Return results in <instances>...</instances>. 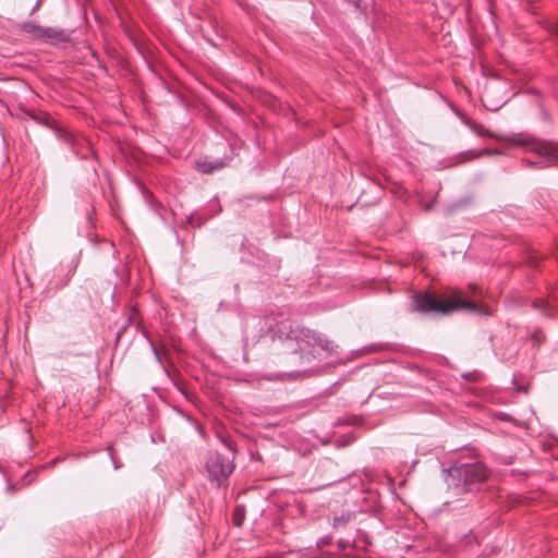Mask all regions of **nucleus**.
<instances>
[{
    "instance_id": "obj_2",
    "label": "nucleus",
    "mask_w": 558,
    "mask_h": 558,
    "mask_svg": "<svg viewBox=\"0 0 558 558\" xmlns=\"http://www.w3.org/2000/svg\"><path fill=\"white\" fill-rule=\"evenodd\" d=\"M413 299L415 308L421 313L446 315L459 310H465L482 316H489L493 313L488 306L466 300L460 293H453L447 299H437L429 293H418Z\"/></svg>"
},
{
    "instance_id": "obj_5",
    "label": "nucleus",
    "mask_w": 558,
    "mask_h": 558,
    "mask_svg": "<svg viewBox=\"0 0 558 558\" xmlns=\"http://www.w3.org/2000/svg\"><path fill=\"white\" fill-rule=\"evenodd\" d=\"M205 470L208 480L221 487L234 470L233 459L217 451H208L205 459Z\"/></svg>"
},
{
    "instance_id": "obj_10",
    "label": "nucleus",
    "mask_w": 558,
    "mask_h": 558,
    "mask_svg": "<svg viewBox=\"0 0 558 558\" xmlns=\"http://www.w3.org/2000/svg\"><path fill=\"white\" fill-rule=\"evenodd\" d=\"M234 523L235 525L240 526L244 519V508L243 507H236L234 510Z\"/></svg>"
},
{
    "instance_id": "obj_9",
    "label": "nucleus",
    "mask_w": 558,
    "mask_h": 558,
    "mask_svg": "<svg viewBox=\"0 0 558 558\" xmlns=\"http://www.w3.org/2000/svg\"><path fill=\"white\" fill-rule=\"evenodd\" d=\"M350 519H351L350 514H342L340 517H335L333 526L335 527L345 526L347 523L350 521Z\"/></svg>"
},
{
    "instance_id": "obj_1",
    "label": "nucleus",
    "mask_w": 558,
    "mask_h": 558,
    "mask_svg": "<svg viewBox=\"0 0 558 558\" xmlns=\"http://www.w3.org/2000/svg\"><path fill=\"white\" fill-rule=\"evenodd\" d=\"M284 342L286 347L292 349L298 357L299 361L295 362L300 366L298 374L303 377L312 376L315 373L314 366L319 360L316 348L325 351L328 355L333 353L336 348L332 341L300 326L290 328Z\"/></svg>"
},
{
    "instance_id": "obj_17",
    "label": "nucleus",
    "mask_w": 558,
    "mask_h": 558,
    "mask_svg": "<svg viewBox=\"0 0 558 558\" xmlns=\"http://www.w3.org/2000/svg\"><path fill=\"white\" fill-rule=\"evenodd\" d=\"M64 140L68 141V142H72V135L64 134Z\"/></svg>"
},
{
    "instance_id": "obj_3",
    "label": "nucleus",
    "mask_w": 558,
    "mask_h": 558,
    "mask_svg": "<svg viewBox=\"0 0 558 558\" xmlns=\"http://www.w3.org/2000/svg\"><path fill=\"white\" fill-rule=\"evenodd\" d=\"M447 485L454 495L471 493L478 489L487 478V469L478 461L454 463L447 471Z\"/></svg>"
},
{
    "instance_id": "obj_16",
    "label": "nucleus",
    "mask_w": 558,
    "mask_h": 558,
    "mask_svg": "<svg viewBox=\"0 0 558 558\" xmlns=\"http://www.w3.org/2000/svg\"><path fill=\"white\" fill-rule=\"evenodd\" d=\"M551 33H553L554 36H556L558 38V24L555 25V27L553 28Z\"/></svg>"
},
{
    "instance_id": "obj_14",
    "label": "nucleus",
    "mask_w": 558,
    "mask_h": 558,
    "mask_svg": "<svg viewBox=\"0 0 558 558\" xmlns=\"http://www.w3.org/2000/svg\"><path fill=\"white\" fill-rule=\"evenodd\" d=\"M532 341L534 342V344L538 345L543 341V336L541 333H534L532 336Z\"/></svg>"
},
{
    "instance_id": "obj_15",
    "label": "nucleus",
    "mask_w": 558,
    "mask_h": 558,
    "mask_svg": "<svg viewBox=\"0 0 558 558\" xmlns=\"http://www.w3.org/2000/svg\"><path fill=\"white\" fill-rule=\"evenodd\" d=\"M108 450H109V454H110V457H111V459H112V461H113L114 469H119V468H120V465L117 463V461H116V459H114V457H113V453H112V449H111V447H109V448H108Z\"/></svg>"
},
{
    "instance_id": "obj_11",
    "label": "nucleus",
    "mask_w": 558,
    "mask_h": 558,
    "mask_svg": "<svg viewBox=\"0 0 558 558\" xmlns=\"http://www.w3.org/2000/svg\"><path fill=\"white\" fill-rule=\"evenodd\" d=\"M539 256L538 255H531L529 256L527 263L531 267L536 268L538 266Z\"/></svg>"
},
{
    "instance_id": "obj_18",
    "label": "nucleus",
    "mask_w": 558,
    "mask_h": 558,
    "mask_svg": "<svg viewBox=\"0 0 558 558\" xmlns=\"http://www.w3.org/2000/svg\"><path fill=\"white\" fill-rule=\"evenodd\" d=\"M430 207H432V205H427V206H426V210H429V209H430Z\"/></svg>"
},
{
    "instance_id": "obj_4",
    "label": "nucleus",
    "mask_w": 558,
    "mask_h": 558,
    "mask_svg": "<svg viewBox=\"0 0 558 558\" xmlns=\"http://www.w3.org/2000/svg\"><path fill=\"white\" fill-rule=\"evenodd\" d=\"M464 123L473 131L475 134L482 137H492L497 141H509L517 146L524 148L526 151H533L537 154L539 157L547 159L548 161H558V143L546 142L536 140L530 135H513L508 138H504L501 136L495 135L490 131H488L482 124H478L472 120H464Z\"/></svg>"
},
{
    "instance_id": "obj_7",
    "label": "nucleus",
    "mask_w": 558,
    "mask_h": 558,
    "mask_svg": "<svg viewBox=\"0 0 558 558\" xmlns=\"http://www.w3.org/2000/svg\"><path fill=\"white\" fill-rule=\"evenodd\" d=\"M533 306L534 308L539 310L547 317H558V306L549 303L546 300H535L533 302Z\"/></svg>"
},
{
    "instance_id": "obj_13",
    "label": "nucleus",
    "mask_w": 558,
    "mask_h": 558,
    "mask_svg": "<svg viewBox=\"0 0 558 558\" xmlns=\"http://www.w3.org/2000/svg\"><path fill=\"white\" fill-rule=\"evenodd\" d=\"M153 350H154L156 359L159 361V363L162 364V352H163V349L161 350V349H158V348L154 347Z\"/></svg>"
},
{
    "instance_id": "obj_12",
    "label": "nucleus",
    "mask_w": 558,
    "mask_h": 558,
    "mask_svg": "<svg viewBox=\"0 0 558 558\" xmlns=\"http://www.w3.org/2000/svg\"><path fill=\"white\" fill-rule=\"evenodd\" d=\"M504 151L501 149H495V150H489V149H483L478 156H482V155H502Z\"/></svg>"
},
{
    "instance_id": "obj_8",
    "label": "nucleus",
    "mask_w": 558,
    "mask_h": 558,
    "mask_svg": "<svg viewBox=\"0 0 558 558\" xmlns=\"http://www.w3.org/2000/svg\"><path fill=\"white\" fill-rule=\"evenodd\" d=\"M197 169L203 173H211L225 167V162L220 159L217 160H199L196 162Z\"/></svg>"
},
{
    "instance_id": "obj_6",
    "label": "nucleus",
    "mask_w": 558,
    "mask_h": 558,
    "mask_svg": "<svg viewBox=\"0 0 558 558\" xmlns=\"http://www.w3.org/2000/svg\"><path fill=\"white\" fill-rule=\"evenodd\" d=\"M23 31L37 39H54L61 41L66 38L63 29L57 27H43L33 22L25 23L23 25Z\"/></svg>"
}]
</instances>
